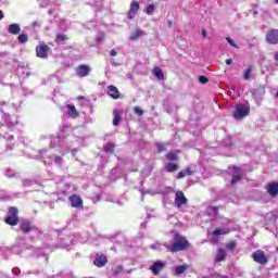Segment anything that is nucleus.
<instances>
[{"label": "nucleus", "mask_w": 278, "mask_h": 278, "mask_svg": "<svg viewBox=\"0 0 278 278\" xmlns=\"http://www.w3.org/2000/svg\"><path fill=\"white\" fill-rule=\"evenodd\" d=\"M101 40H103V36L98 37V41L101 42Z\"/></svg>", "instance_id": "61"}, {"label": "nucleus", "mask_w": 278, "mask_h": 278, "mask_svg": "<svg viewBox=\"0 0 278 278\" xmlns=\"http://www.w3.org/2000/svg\"><path fill=\"white\" fill-rule=\"evenodd\" d=\"M4 14H3V11L0 10V21H2Z\"/></svg>", "instance_id": "59"}, {"label": "nucleus", "mask_w": 278, "mask_h": 278, "mask_svg": "<svg viewBox=\"0 0 278 278\" xmlns=\"http://www.w3.org/2000/svg\"><path fill=\"white\" fill-rule=\"evenodd\" d=\"M251 73H253V66H249L243 74V79L249 80L251 79Z\"/></svg>", "instance_id": "33"}, {"label": "nucleus", "mask_w": 278, "mask_h": 278, "mask_svg": "<svg viewBox=\"0 0 278 278\" xmlns=\"http://www.w3.org/2000/svg\"><path fill=\"white\" fill-rule=\"evenodd\" d=\"M266 40L269 45H278V29H270L266 35Z\"/></svg>", "instance_id": "9"}, {"label": "nucleus", "mask_w": 278, "mask_h": 278, "mask_svg": "<svg viewBox=\"0 0 278 278\" xmlns=\"http://www.w3.org/2000/svg\"><path fill=\"white\" fill-rule=\"evenodd\" d=\"M68 201L73 207H81L84 205V200L77 194L70 195Z\"/></svg>", "instance_id": "11"}, {"label": "nucleus", "mask_w": 278, "mask_h": 278, "mask_svg": "<svg viewBox=\"0 0 278 278\" xmlns=\"http://www.w3.org/2000/svg\"><path fill=\"white\" fill-rule=\"evenodd\" d=\"M174 204L176 205V207H178V210H180V207H184V205H188V198H186L184 191H176Z\"/></svg>", "instance_id": "6"}, {"label": "nucleus", "mask_w": 278, "mask_h": 278, "mask_svg": "<svg viewBox=\"0 0 278 278\" xmlns=\"http://www.w3.org/2000/svg\"><path fill=\"white\" fill-rule=\"evenodd\" d=\"M7 216H18V208L15 206L9 207V212Z\"/></svg>", "instance_id": "32"}, {"label": "nucleus", "mask_w": 278, "mask_h": 278, "mask_svg": "<svg viewBox=\"0 0 278 278\" xmlns=\"http://www.w3.org/2000/svg\"><path fill=\"white\" fill-rule=\"evenodd\" d=\"M4 223H7V225H11L14 227L18 225V216L7 215Z\"/></svg>", "instance_id": "18"}, {"label": "nucleus", "mask_w": 278, "mask_h": 278, "mask_svg": "<svg viewBox=\"0 0 278 278\" xmlns=\"http://www.w3.org/2000/svg\"><path fill=\"white\" fill-rule=\"evenodd\" d=\"M275 99H278V91L275 93Z\"/></svg>", "instance_id": "64"}, {"label": "nucleus", "mask_w": 278, "mask_h": 278, "mask_svg": "<svg viewBox=\"0 0 278 278\" xmlns=\"http://www.w3.org/2000/svg\"><path fill=\"white\" fill-rule=\"evenodd\" d=\"M227 256V253L225 252V250L219 249L217 256H216V261L217 262H225V257Z\"/></svg>", "instance_id": "29"}, {"label": "nucleus", "mask_w": 278, "mask_h": 278, "mask_svg": "<svg viewBox=\"0 0 278 278\" xmlns=\"http://www.w3.org/2000/svg\"><path fill=\"white\" fill-rule=\"evenodd\" d=\"M134 112H135V114H137L138 116H142V114H144V111H142V109H140L139 106H135V108H134Z\"/></svg>", "instance_id": "41"}, {"label": "nucleus", "mask_w": 278, "mask_h": 278, "mask_svg": "<svg viewBox=\"0 0 278 278\" xmlns=\"http://www.w3.org/2000/svg\"><path fill=\"white\" fill-rule=\"evenodd\" d=\"M166 268V262L164 261H156L150 266V270L153 275L159 276L161 270Z\"/></svg>", "instance_id": "7"}, {"label": "nucleus", "mask_w": 278, "mask_h": 278, "mask_svg": "<svg viewBox=\"0 0 278 278\" xmlns=\"http://www.w3.org/2000/svg\"><path fill=\"white\" fill-rule=\"evenodd\" d=\"M108 94L112 99H118V97H121V92L118 91V88L112 85L108 87Z\"/></svg>", "instance_id": "15"}, {"label": "nucleus", "mask_w": 278, "mask_h": 278, "mask_svg": "<svg viewBox=\"0 0 278 278\" xmlns=\"http://www.w3.org/2000/svg\"><path fill=\"white\" fill-rule=\"evenodd\" d=\"M33 181L29 179H26L23 181V186H31Z\"/></svg>", "instance_id": "50"}, {"label": "nucleus", "mask_w": 278, "mask_h": 278, "mask_svg": "<svg viewBox=\"0 0 278 278\" xmlns=\"http://www.w3.org/2000/svg\"><path fill=\"white\" fill-rule=\"evenodd\" d=\"M17 40L20 45H25L29 40V36L27 34H21Z\"/></svg>", "instance_id": "30"}, {"label": "nucleus", "mask_w": 278, "mask_h": 278, "mask_svg": "<svg viewBox=\"0 0 278 278\" xmlns=\"http://www.w3.org/2000/svg\"><path fill=\"white\" fill-rule=\"evenodd\" d=\"M52 160H53L55 166H59V168H62V166H64V157H62L60 155H53Z\"/></svg>", "instance_id": "24"}, {"label": "nucleus", "mask_w": 278, "mask_h": 278, "mask_svg": "<svg viewBox=\"0 0 278 278\" xmlns=\"http://www.w3.org/2000/svg\"><path fill=\"white\" fill-rule=\"evenodd\" d=\"M267 192L270 197H276L278 194V182H270L267 186Z\"/></svg>", "instance_id": "16"}, {"label": "nucleus", "mask_w": 278, "mask_h": 278, "mask_svg": "<svg viewBox=\"0 0 278 278\" xmlns=\"http://www.w3.org/2000/svg\"><path fill=\"white\" fill-rule=\"evenodd\" d=\"M63 243L59 245L60 249H66V247H70L71 243L73 242V239H71V236H65L63 238Z\"/></svg>", "instance_id": "27"}, {"label": "nucleus", "mask_w": 278, "mask_h": 278, "mask_svg": "<svg viewBox=\"0 0 278 278\" xmlns=\"http://www.w3.org/2000/svg\"><path fill=\"white\" fill-rule=\"evenodd\" d=\"M110 55L112 58H116L118 55V52L116 50H111Z\"/></svg>", "instance_id": "48"}, {"label": "nucleus", "mask_w": 278, "mask_h": 278, "mask_svg": "<svg viewBox=\"0 0 278 278\" xmlns=\"http://www.w3.org/2000/svg\"><path fill=\"white\" fill-rule=\"evenodd\" d=\"M226 40H227L228 45H230V47L238 49V43H236V41H233V39H231L230 37H227Z\"/></svg>", "instance_id": "40"}, {"label": "nucleus", "mask_w": 278, "mask_h": 278, "mask_svg": "<svg viewBox=\"0 0 278 278\" xmlns=\"http://www.w3.org/2000/svg\"><path fill=\"white\" fill-rule=\"evenodd\" d=\"M232 180H231V186H236L238 181L242 180V170L239 167L233 166L232 167Z\"/></svg>", "instance_id": "10"}, {"label": "nucleus", "mask_w": 278, "mask_h": 278, "mask_svg": "<svg viewBox=\"0 0 278 278\" xmlns=\"http://www.w3.org/2000/svg\"><path fill=\"white\" fill-rule=\"evenodd\" d=\"M141 229H147V223H146V222H143V223L141 224Z\"/></svg>", "instance_id": "58"}, {"label": "nucleus", "mask_w": 278, "mask_h": 278, "mask_svg": "<svg viewBox=\"0 0 278 278\" xmlns=\"http://www.w3.org/2000/svg\"><path fill=\"white\" fill-rule=\"evenodd\" d=\"M16 109L14 105H8V106H2L1 112H2V121H4V124L7 127H14L18 123V117L14 115V111Z\"/></svg>", "instance_id": "1"}, {"label": "nucleus", "mask_w": 278, "mask_h": 278, "mask_svg": "<svg viewBox=\"0 0 278 278\" xmlns=\"http://www.w3.org/2000/svg\"><path fill=\"white\" fill-rule=\"evenodd\" d=\"M153 12H155V5L149 4L146 9V14H149L151 16V14H153Z\"/></svg>", "instance_id": "36"}, {"label": "nucleus", "mask_w": 278, "mask_h": 278, "mask_svg": "<svg viewBox=\"0 0 278 278\" xmlns=\"http://www.w3.org/2000/svg\"><path fill=\"white\" fill-rule=\"evenodd\" d=\"M55 142H60V139L54 138L53 140H51L50 147L53 149V147H55Z\"/></svg>", "instance_id": "46"}, {"label": "nucleus", "mask_w": 278, "mask_h": 278, "mask_svg": "<svg viewBox=\"0 0 278 278\" xmlns=\"http://www.w3.org/2000/svg\"><path fill=\"white\" fill-rule=\"evenodd\" d=\"M175 242L172 245H167V251H170L172 253H177L179 251H186L188 247H190V242L186 240L185 237H181L179 233H175L174 237Z\"/></svg>", "instance_id": "2"}, {"label": "nucleus", "mask_w": 278, "mask_h": 278, "mask_svg": "<svg viewBox=\"0 0 278 278\" xmlns=\"http://www.w3.org/2000/svg\"><path fill=\"white\" fill-rule=\"evenodd\" d=\"M252 260H254L256 264H261V266L268 264V256H266V253L262 250L253 252Z\"/></svg>", "instance_id": "4"}, {"label": "nucleus", "mask_w": 278, "mask_h": 278, "mask_svg": "<svg viewBox=\"0 0 278 278\" xmlns=\"http://www.w3.org/2000/svg\"><path fill=\"white\" fill-rule=\"evenodd\" d=\"M236 247H237V244H236V242H233V241L228 242V243L226 244V249H228V251H235V250H236Z\"/></svg>", "instance_id": "37"}, {"label": "nucleus", "mask_w": 278, "mask_h": 278, "mask_svg": "<svg viewBox=\"0 0 278 278\" xmlns=\"http://www.w3.org/2000/svg\"><path fill=\"white\" fill-rule=\"evenodd\" d=\"M194 174V169H192V167L188 166L186 168V175H193Z\"/></svg>", "instance_id": "44"}, {"label": "nucleus", "mask_w": 278, "mask_h": 278, "mask_svg": "<svg viewBox=\"0 0 278 278\" xmlns=\"http://www.w3.org/2000/svg\"><path fill=\"white\" fill-rule=\"evenodd\" d=\"M189 266L187 264L180 265L175 267V274L176 275H184V273H186V270H188Z\"/></svg>", "instance_id": "26"}, {"label": "nucleus", "mask_w": 278, "mask_h": 278, "mask_svg": "<svg viewBox=\"0 0 278 278\" xmlns=\"http://www.w3.org/2000/svg\"><path fill=\"white\" fill-rule=\"evenodd\" d=\"M150 247L151 249H160V243H153Z\"/></svg>", "instance_id": "52"}, {"label": "nucleus", "mask_w": 278, "mask_h": 278, "mask_svg": "<svg viewBox=\"0 0 278 278\" xmlns=\"http://www.w3.org/2000/svg\"><path fill=\"white\" fill-rule=\"evenodd\" d=\"M156 149H157L159 153H162V152L166 151V144L165 143H156Z\"/></svg>", "instance_id": "38"}, {"label": "nucleus", "mask_w": 278, "mask_h": 278, "mask_svg": "<svg viewBox=\"0 0 278 278\" xmlns=\"http://www.w3.org/2000/svg\"><path fill=\"white\" fill-rule=\"evenodd\" d=\"M93 203H97V201H101V195H96L92 198Z\"/></svg>", "instance_id": "51"}, {"label": "nucleus", "mask_w": 278, "mask_h": 278, "mask_svg": "<svg viewBox=\"0 0 278 278\" xmlns=\"http://www.w3.org/2000/svg\"><path fill=\"white\" fill-rule=\"evenodd\" d=\"M94 266H98V268L103 267L105 264H108V256L101 254L98 255L93 261Z\"/></svg>", "instance_id": "14"}, {"label": "nucleus", "mask_w": 278, "mask_h": 278, "mask_svg": "<svg viewBox=\"0 0 278 278\" xmlns=\"http://www.w3.org/2000/svg\"><path fill=\"white\" fill-rule=\"evenodd\" d=\"M153 75L156 77L160 81H164V72H162V68L154 67Z\"/></svg>", "instance_id": "23"}, {"label": "nucleus", "mask_w": 278, "mask_h": 278, "mask_svg": "<svg viewBox=\"0 0 278 278\" xmlns=\"http://www.w3.org/2000/svg\"><path fill=\"white\" fill-rule=\"evenodd\" d=\"M9 34H12L13 36H18L21 34V25L18 24H11L8 28Z\"/></svg>", "instance_id": "17"}, {"label": "nucleus", "mask_w": 278, "mask_h": 278, "mask_svg": "<svg viewBox=\"0 0 278 278\" xmlns=\"http://www.w3.org/2000/svg\"><path fill=\"white\" fill-rule=\"evenodd\" d=\"M25 71H27V70H25L23 67L18 68V73H23V75H25Z\"/></svg>", "instance_id": "56"}, {"label": "nucleus", "mask_w": 278, "mask_h": 278, "mask_svg": "<svg viewBox=\"0 0 278 278\" xmlns=\"http://www.w3.org/2000/svg\"><path fill=\"white\" fill-rule=\"evenodd\" d=\"M36 53L37 58H47V53H49V46L47 45H41L36 47Z\"/></svg>", "instance_id": "13"}, {"label": "nucleus", "mask_w": 278, "mask_h": 278, "mask_svg": "<svg viewBox=\"0 0 278 278\" xmlns=\"http://www.w3.org/2000/svg\"><path fill=\"white\" fill-rule=\"evenodd\" d=\"M105 153H114V143L109 142L104 146Z\"/></svg>", "instance_id": "34"}, {"label": "nucleus", "mask_w": 278, "mask_h": 278, "mask_svg": "<svg viewBox=\"0 0 278 278\" xmlns=\"http://www.w3.org/2000/svg\"><path fill=\"white\" fill-rule=\"evenodd\" d=\"M184 177H186V173L179 172L177 175V179H184Z\"/></svg>", "instance_id": "47"}, {"label": "nucleus", "mask_w": 278, "mask_h": 278, "mask_svg": "<svg viewBox=\"0 0 278 278\" xmlns=\"http://www.w3.org/2000/svg\"><path fill=\"white\" fill-rule=\"evenodd\" d=\"M166 160L176 161L179 160V156L175 152H169L166 154Z\"/></svg>", "instance_id": "35"}, {"label": "nucleus", "mask_w": 278, "mask_h": 278, "mask_svg": "<svg viewBox=\"0 0 278 278\" xmlns=\"http://www.w3.org/2000/svg\"><path fill=\"white\" fill-rule=\"evenodd\" d=\"M225 233V230L217 228L213 231V242H218V236H223Z\"/></svg>", "instance_id": "28"}, {"label": "nucleus", "mask_w": 278, "mask_h": 278, "mask_svg": "<svg viewBox=\"0 0 278 278\" xmlns=\"http://www.w3.org/2000/svg\"><path fill=\"white\" fill-rule=\"evenodd\" d=\"M165 170L167 173H175L176 170H179V165L175 163H167L165 165Z\"/></svg>", "instance_id": "21"}, {"label": "nucleus", "mask_w": 278, "mask_h": 278, "mask_svg": "<svg viewBox=\"0 0 278 278\" xmlns=\"http://www.w3.org/2000/svg\"><path fill=\"white\" fill-rule=\"evenodd\" d=\"M199 81H200V84H207L208 79L205 76H200Z\"/></svg>", "instance_id": "43"}, {"label": "nucleus", "mask_w": 278, "mask_h": 278, "mask_svg": "<svg viewBox=\"0 0 278 278\" xmlns=\"http://www.w3.org/2000/svg\"><path fill=\"white\" fill-rule=\"evenodd\" d=\"M33 27H40V22H37V21L34 22V23H33Z\"/></svg>", "instance_id": "54"}, {"label": "nucleus", "mask_w": 278, "mask_h": 278, "mask_svg": "<svg viewBox=\"0 0 278 278\" xmlns=\"http://www.w3.org/2000/svg\"><path fill=\"white\" fill-rule=\"evenodd\" d=\"M217 278H229L228 276H217Z\"/></svg>", "instance_id": "62"}, {"label": "nucleus", "mask_w": 278, "mask_h": 278, "mask_svg": "<svg viewBox=\"0 0 278 278\" xmlns=\"http://www.w3.org/2000/svg\"><path fill=\"white\" fill-rule=\"evenodd\" d=\"M13 275H21V269L18 267H15L12 269Z\"/></svg>", "instance_id": "45"}, {"label": "nucleus", "mask_w": 278, "mask_h": 278, "mask_svg": "<svg viewBox=\"0 0 278 278\" xmlns=\"http://www.w3.org/2000/svg\"><path fill=\"white\" fill-rule=\"evenodd\" d=\"M265 90L264 88H258L255 90V92L253 93V97L254 99H256L257 103H261L262 102V99L261 98H257V94H265Z\"/></svg>", "instance_id": "31"}, {"label": "nucleus", "mask_w": 278, "mask_h": 278, "mask_svg": "<svg viewBox=\"0 0 278 278\" xmlns=\"http://www.w3.org/2000/svg\"><path fill=\"white\" fill-rule=\"evenodd\" d=\"M67 110L71 118H77V116H79V112H77L75 105H67Z\"/></svg>", "instance_id": "22"}, {"label": "nucleus", "mask_w": 278, "mask_h": 278, "mask_svg": "<svg viewBox=\"0 0 278 278\" xmlns=\"http://www.w3.org/2000/svg\"><path fill=\"white\" fill-rule=\"evenodd\" d=\"M203 38H207V30H202Z\"/></svg>", "instance_id": "55"}, {"label": "nucleus", "mask_w": 278, "mask_h": 278, "mask_svg": "<svg viewBox=\"0 0 278 278\" xmlns=\"http://www.w3.org/2000/svg\"><path fill=\"white\" fill-rule=\"evenodd\" d=\"M113 115H114L113 125H114V127H116V126L121 123V119H122L121 111L115 110V111L113 112Z\"/></svg>", "instance_id": "25"}, {"label": "nucleus", "mask_w": 278, "mask_h": 278, "mask_svg": "<svg viewBox=\"0 0 278 278\" xmlns=\"http://www.w3.org/2000/svg\"><path fill=\"white\" fill-rule=\"evenodd\" d=\"M144 30L140 28H136L135 31L131 33L130 35V40H138V38H141V36H144Z\"/></svg>", "instance_id": "19"}, {"label": "nucleus", "mask_w": 278, "mask_h": 278, "mask_svg": "<svg viewBox=\"0 0 278 278\" xmlns=\"http://www.w3.org/2000/svg\"><path fill=\"white\" fill-rule=\"evenodd\" d=\"M4 138H7L8 140H14V136H12V135L7 136V137H4Z\"/></svg>", "instance_id": "57"}, {"label": "nucleus", "mask_w": 278, "mask_h": 278, "mask_svg": "<svg viewBox=\"0 0 278 278\" xmlns=\"http://www.w3.org/2000/svg\"><path fill=\"white\" fill-rule=\"evenodd\" d=\"M226 64H227L228 66H231V64H233V60L227 59V60H226Z\"/></svg>", "instance_id": "53"}, {"label": "nucleus", "mask_w": 278, "mask_h": 278, "mask_svg": "<svg viewBox=\"0 0 278 278\" xmlns=\"http://www.w3.org/2000/svg\"><path fill=\"white\" fill-rule=\"evenodd\" d=\"M40 255H45V252L42 250H37Z\"/></svg>", "instance_id": "60"}, {"label": "nucleus", "mask_w": 278, "mask_h": 278, "mask_svg": "<svg viewBox=\"0 0 278 278\" xmlns=\"http://www.w3.org/2000/svg\"><path fill=\"white\" fill-rule=\"evenodd\" d=\"M249 108L245 106L244 104H237L235 112H233V117L238 121L240 118H244V116H249Z\"/></svg>", "instance_id": "5"}, {"label": "nucleus", "mask_w": 278, "mask_h": 278, "mask_svg": "<svg viewBox=\"0 0 278 278\" xmlns=\"http://www.w3.org/2000/svg\"><path fill=\"white\" fill-rule=\"evenodd\" d=\"M5 175H7V177H14V172L9 169V170H7Z\"/></svg>", "instance_id": "49"}, {"label": "nucleus", "mask_w": 278, "mask_h": 278, "mask_svg": "<svg viewBox=\"0 0 278 278\" xmlns=\"http://www.w3.org/2000/svg\"><path fill=\"white\" fill-rule=\"evenodd\" d=\"M20 229L22 233H30V231H35V233H40V229L31 224L28 219H24L20 224Z\"/></svg>", "instance_id": "3"}, {"label": "nucleus", "mask_w": 278, "mask_h": 278, "mask_svg": "<svg viewBox=\"0 0 278 278\" xmlns=\"http://www.w3.org/2000/svg\"><path fill=\"white\" fill-rule=\"evenodd\" d=\"M138 10H140V3H138L137 1H132L130 3V9L128 11V18H136V14H138Z\"/></svg>", "instance_id": "12"}, {"label": "nucleus", "mask_w": 278, "mask_h": 278, "mask_svg": "<svg viewBox=\"0 0 278 278\" xmlns=\"http://www.w3.org/2000/svg\"><path fill=\"white\" fill-rule=\"evenodd\" d=\"M40 8H47L49 5V0H39Z\"/></svg>", "instance_id": "42"}, {"label": "nucleus", "mask_w": 278, "mask_h": 278, "mask_svg": "<svg viewBox=\"0 0 278 278\" xmlns=\"http://www.w3.org/2000/svg\"><path fill=\"white\" fill-rule=\"evenodd\" d=\"M275 60L278 62V53L275 55Z\"/></svg>", "instance_id": "63"}, {"label": "nucleus", "mask_w": 278, "mask_h": 278, "mask_svg": "<svg viewBox=\"0 0 278 278\" xmlns=\"http://www.w3.org/2000/svg\"><path fill=\"white\" fill-rule=\"evenodd\" d=\"M91 71L92 68L90 67V65L81 64L76 67V75L78 77H88Z\"/></svg>", "instance_id": "8"}, {"label": "nucleus", "mask_w": 278, "mask_h": 278, "mask_svg": "<svg viewBox=\"0 0 278 278\" xmlns=\"http://www.w3.org/2000/svg\"><path fill=\"white\" fill-rule=\"evenodd\" d=\"M68 37L65 34H58L55 37L56 45H66Z\"/></svg>", "instance_id": "20"}, {"label": "nucleus", "mask_w": 278, "mask_h": 278, "mask_svg": "<svg viewBox=\"0 0 278 278\" xmlns=\"http://www.w3.org/2000/svg\"><path fill=\"white\" fill-rule=\"evenodd\" d=\"M207 213L208 214L212 213V214H214V216H216L218 214V207L211 206V207L207 208Z\"/></svg>", "instance_id": "39"}]
</instances>
